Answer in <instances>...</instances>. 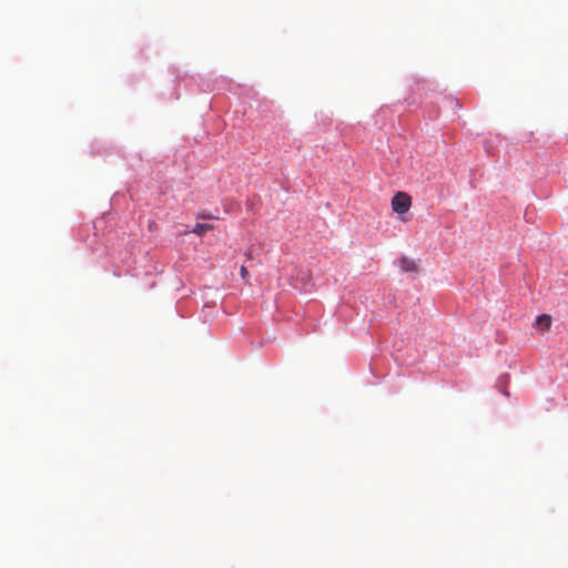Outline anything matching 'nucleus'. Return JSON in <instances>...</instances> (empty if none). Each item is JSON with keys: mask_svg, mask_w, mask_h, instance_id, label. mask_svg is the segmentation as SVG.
<instances>
[{"mask_svg": "<svg viewBox=\"0 0 568 568\" xmlns=\"http://www.w3.org/2000/svg\"><path fill=\"white\" fill-rule=\"evenodd\" d=\"M412 206V197L405 192H397L392 199V209L398 214L406 213Z\"/></svg>", "mask_w": 568, "mask_h": 568, "instance_id": "1", "label": "nucleus"}, {"mask_svg": "<svg viewBox=\"0 0 568 568\" xmlns=\"http://www.w3.org/2000/svg\"><path fill=\"white\" fill-rule=\"evenodd\" d=\"M536 325L541 329H549L551 325V317L546 314L539 315L536 320Z\"/></svg>", "mask_w": 568, "mask_h": 568, "instance_id": "2", "label": "nucleus"}, {"mask_svg": "<svg viewBox=\"0 0 568 568\" xmlns=\"http://www.w3.org/2000/svg\"><path fill=\"white\" fill-rule=\"evenodd\" d=\"M213 229V225L211 224H206V223H196V225L194 226V229L192 230L193 233L197 234V235H203L205 234L207 231H211Z\"/></svg>", "mask_w": 568, "mask_h": 568, "instance_id": "3", "label": "nucleus"}, {"mask_svg": "<svg viewBox=\"0 0 568 568\" xmlns=\"http://www.w3.org/2000/svg\"><path fill=\"white\" fill-rule=\"evenodd\" d=\"M402 267H403L404 271H415L416 264L412 260L403 258L402 260Z\"/></svg>", "mask_w": 568, "mask_h": 568, "instance_id": "4", "label": "nucleus"}, {"mask_svg": "<svg viewBox=\"0 0 568 568\" xmlns=\"http://www.w3.org/2000/svg\"><path fill=\"white\" fill-rule=\"evenodd\" d=\"M240 275L244 281H247L250 277V273L245 266H241L240 268Z\"/></svg>", "mask_w": 568, "mask_h": 568, "instance_id": "5", "label": "nucleus"}]
</instances>
